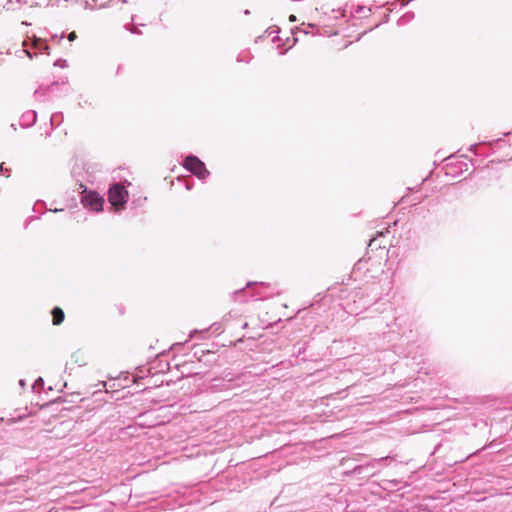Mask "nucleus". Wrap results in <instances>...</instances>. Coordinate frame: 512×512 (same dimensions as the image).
Listing matches in <instances>:
<instances>
[{
	"label": "nucleus",
	"instance_id": "4",
	"mask_svg": "<svg viewBox=\"0 0 512 512\" xmlns=\"http://www.w3.org/2000/svg\"><path fill=\"white\" fill-rule=\"evenodd\" d=\"M52 322H53V325H60L63 323L64 321V318H65V314H64V311L59 308V307H55L53 308L52 312Z\"/></svg>",
	"mask_w": 512,
	"mask_h": 512
},
{
	"label": "nucleus",
	"instance_id": "6",
	"mask_svg": "<svg viewBox=\"0 0 512 512\" xmlns=\"http://www.w3.org/2000/svg\"><path fill=\"white\" fill-rule=\"evenodd\" d=\"M76 38H77L76 32L73 31V32L69 33V35H68L69 41H74Z\"/></svg>",
	"mask_w": 512,
	"mask_h": 512
},
{
	"label": "nucleus",
	"instance_id": "5",
	"mask_svg": "<svg viewBox=\"0 0 512 512\" xmlns=\"http://www.w3.org/2000/svg\"><path fill=\"white\" fill-rule=\"evenodd\" d=\"M356 12L359 14L360 17H364L366 15L364 8L362 6H358Z\"/></svg>",
	"mask_w": 512,
	"mask_h": 512
},
{
	"label": "nucleus",
	"instance_id": "2",
	"mask_svg": "<svg viewBox=\"0 0 512 512\" xmlns=\"http://www.w3.org/2000/svg\"><path fill=\"white\" fill-rule=\"evenodd\" d=\"M183 165L199 179H205L209 175L204 163L196 156H187Z\"/></svg>",
	"mask_w": 512,
	"mask_h": 512
},
{
	"label": "nucleus",
	"instance_id": "3",
	"mask_svg": "<svg viewBox=\"0 0 512 512\" xmlns=\"http://www.w3.org/2000/svg\"><path fill=\"white\" fill-rule=\"evenodd\" d=\"M82 202L92 210L100 211L102 210L104 199L96 192H89L83 197Z\"/></svg>",
	"mask_w": 512,
	"mask_h": 512
},
{
	"label": "nucleus",
	"instance_id": "1",
	"mask_svg": "<svg viewBox=\"0 0 512 512\" xmlns=\"http://www.w3.org/2000/svg\"><path fill=\"white\" fill-rule=\"evenodd\" d=\"M128 199V191L122 184L113 185L108 193V201L115 210L122 209Z\"/></svg>",
	"mask_w": 512,
	"mask_h": 512
},
{
	"label": "nucleus",
	"instance_id": "7",
	"mask_svg": "<svg viewBox=\"0 0 512 512\" xmlns=\"http://www.w3.org/2000/svg\"><path fill=\"white\" fill-rule=\"evenodd\" d=\"M289 20H290L291 22H294V21L296 20V17H295L294 15H290V16H289Z\"/></svg>",
	"mask_w": 512,
	"mask_h": 512
}]
</instances>
